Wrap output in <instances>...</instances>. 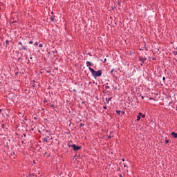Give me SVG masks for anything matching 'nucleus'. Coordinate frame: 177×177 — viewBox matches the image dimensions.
Listing matches in <instances>:
<instances>
[{"label": "nucleus", "mask_w": 177, "mask_h": 177, "mask_svg": "<svg viewBox=\"0 0 177 177\" xmlns=\"http://www.w3.org/2000/svg\"><path fill=\"white\" fill-rule=\"evenodd\" d=\"M29 44H30V45H32V44H34V41H29Z\"/></svg>", "instance_id": "nucleus-12"}, {"label": "nucleus", "mask_w": 177, "mask_h": 177, "mask_svg": "<svg viewBox=\"0 0 177 177\" xmlns=\"http://www.w3.org/2000/svg\"><path fill=\"white\" fill-rule=\"evenodd\" d=\"M141 97H142V99H145V97H144V96H142Z\"/></svg>", "instance_id": "nucleus-24"}, {"label": "nucleus", "mask_w": 177, "mask_h": 177, "mask_svg": "<svg viewBox=\"0 0 177 177\" xmlns=\"http://www.w3.org/2000/svg\"><path fill=\"white\" fill-rule=\"evenodd\" d=\"M34 45H35V46H37V45H38V41H36V42L34 44Z\"/></svg>", "instance_id": "nucleus-15"}, {"label": "nucleus", "mask_w": 177, "mask_h": 177, "mask_svg": "<svg viewBox=\"0 0 177 177\" xmlns=\"http://www.w3.org/2000/svg\"><path fill=\"white\" fill-rule=\"evenodd\" d=\"M162 80L163 81H165V77H163Z\"/></svg>", "instance_id": "nucleus-23"}, {"label": "nucleus", "mask_w": 177, "mask_h": 177, "mask_svg": "<svg viewBox=\"0 0 177 177\" xmlns=\"http://www.w3.org/2000/svg\"><path fill=\"white\" fill-rule=\"evenodd\" d=\"M50 20H51V21H55V19H53V17H51L50 18Z\"/></svg>", "instance_id": "nucleus-11"}, {"label": "nucleus", "mask_w": 177, "mask_h": 177, "mask_svg": "<svg viewBox=\"0 0 177 177\" xmlns=\"http://www.w3.org/2000/svg\"><path fill=\"white\" fill-rule=\"evenodd\" d=\"M42 46H43L42 44H40L39 45V48H42Z\"/></svg>", "instance_id": "nucleus-17"}, {"label": "nucleus", "mask_w": 177, "mask_h": 177, "mask_svg": "<svg viewBox=\"0 0 177 177\" xmlns=\"http://www.w3.org/2000/svg\"><path fill=\"white\" fill-rule=\"evenodd\" d=\"M165 143H166V145H167V143H169V140H165Z\"/></svg>", "instance_id": "nucleus-14"}, {"label": "nucleus", "mask_w": 177, "mask_h": 177, "mask_svg": "<svg viewBox=\"0 0 177 177\" xmlns=\"http://www.w3.org/2000/svg\"><path fill=\"white\" fill-rule=\"evenodd\" d=\"M141 66H143V63L141 64Z\"/></svg>", "instance_id": "nucleus-25"}, {"label": "nucleus", "mask_w": 177, "mask_h": 177, "mask_svg": "<svg viewBox=\"0 0 177 177\" xmlns=\"http://www.w3.org/2000/svg\"><path fill=\"white\" fill-rule=\"evenodd\" d=\"M114 71V69H112L111 71V74H112V73Z\"/></svg>", "instance_id": "nucleus-21"}, {"label": "nucleus", "mask_w": 177, "mask_h": 177, "mask_svg": "<svg viewBox=\"0 0 177 177\" xmlns=\"http://www.w3.org/2000/svg\"><path fill=\"white\" fill-rule=\"evenodd\" d=\"M69 147H72L75 151H78V150H81V147H78L75 145H70Z\"/></svg>", "instance_id": "nucleus-2"}, {"label": "nucleus", "mask_w": 177, "mask_h": 177, "mask_svg": "<svg viewBox=\"0 0 177 177\" xmlns=\"http://www.w3.org/2000/svg\"><path fill=\"white\" fill-rule=\"evenodd\" d=\"M6 44L8 45L9 44V40H6Z\"/></svg>", "instance_id": "nucleus-16"}, {"label": "nucleus", "mask_w": 177, "mask_h": 177, "mask_svg": "<svg viewBox=\"0 0 177 177\" xmlns=\"http://www.w3.org/2000/svg\"><path fill=\"white\" fill-rule=\"evenodd\" d=\"M109 139H111V138H113V136L111 135L109 136Z\"/></svg>", "instance_id": "nucleus-19"}, {"label": "nucleus", "mask_w": 177, "mask_h": 177, "mask_svg": "<svg viewBox=\"0 0 177 177\" xmlns=\"http://www.w3.org/2000/svg\"><path fill=\"white\" fill-rule=\"evenodd\" d=\"M88 70L91 71L92 75L96 78V77H102V70H99L97 72L91 67L88 68Z\"/></svg>", "instance_id": "nucleus-1"}, {"label": "nucleus", "mask_w": 177, "mask_h": 177, "mask_svg": "<svg viewBox=\"0 0 177 177\" xmlns=\"http://www.w3.org/2000/svg\"><path fill=\"white\" fill-rule=\"evenodd\" d=\"M139 116L142 117V118H145V117H146V115H143V113H139Z\"/></svg>", "instance_id": "nucleus-7"}, {"label": "nucleus", "mask_w": 177, "mask_h": 177, "mask_svg": "<svg viewBox=\"0 0 177 177\" xmlns=\"http://www.w3.org/2000/svg\"><path fill=\"white\" fill-rule=\"evenodd\" d=\"M87 67H89L91 66V62L89 61H86Z\"/></svg>", "instance_id": "nucleus-8"}, {"label": "nucleus", "mask_w": 177, "mask_h": 177, "mask_svg": "<svg viewBox=\"0 0 177 177\" xmlns=\"http://www.w3.org/2000/svg\"><path fill=\"white\" fill-rule=\"evenodd\" d=\"M116 113L118 115H124V114H125V112L122 111H116Z\"/></svg>", "instance_id": "nucleus-4"}, {"label": "nucleus", "mask_w": 177, "mask_h": 177, "mask_svg": "<svg viewBox=\"0 0 177 177\" xmlns=\"http://www.w3.org/2000/svg\"><path fill=\"white\" fill-rule=\"evenodd\" d=\"M171 136L176 138H177V133L171 132Z\"/></svg>", "instance_id": "nucleus-6"}, {"label": "nucleus", "mask_w": 177, "mask_h": 177, "mask_svg": "<svg viewBox=\"0 0 177 177\" xmlns=\"http://www.w3.org/2000/svg\"><path fill=\"white\" fill-rule=\"evenodd\" d=\"M109 88H110V86H105V88H106V89H109Z\"/></svg>", "instance_id": "nucleus-18"}, {"label": "nucleus", "mask_w": 177, "mask_h": 177, "mask_svg": "<svg viewBox=\"0 0 177 177\" xmlns=\"http://www.w3.org/2000/svg\"><path fill=\"white\" fill-rule=\"evenodd\" d=\"M43 140L44 142H48V138H44Z\"/></svg>", "instance_id": "nucleus-13"}, {"label": "nucleus", "mask_w": 177, "mask_h": 177, "mask_svg": "<svg viewBox=\"0 0 177 177\" xmlns=\"http://www.w3.org/2000/svg\"><path fill=\"white\" fill-rule=\"evenodd\" d=\"M18 44L19 45L21 46V48H20L21 50H26V49H27L24 46H23V43L19 42Z\"/></svg>", "instance_id": "nucleus-3"}, {"label": "nucleus", "mask_w": 177, "mask_h": 177, "mask_svg": "<svg viewBox=\"0 0 177 177\" xmlns=\"http://www.w3.org/2000/svg\"><path fill=\"white\" fill-rule=\"evenodd\" d=\"M103 108H104L105 110L107 109V106H104Z\"/></svg>", "instance_id": "nucleus-22"}, {"label": "nucleus", "mask_w": 177, "mask_h": 177, "mask_svg": "<svg viewBox=\"0 0 177 177\" xmlns=\"http://www.w3.org/2000/svg\"><path fill=\"white\" fill-rule=\"evenodd\" d=\"M137 121H140V116L139 115L137 116Z\"/></svg>", "instance_id": "nucleus-10"}, {"label": "nucleus", "mask_w": 177, "mask_h": 177, "mask_svg": "<svg viewBox=\"0 0 177 177\" xmlns=\"http://www.w3.org/2000/svg\"><path fill=\"white\" fill-rule=\"evenodd\" d=\"M111 100V97L106 98V102H107V103H109V102H110Z\"/></svg>", "instance_id": "nucleus-9"}, {"label": "nucleus", "mask_w": 177, "mask_h": 177, "mask_svg": "<svg viewBox=\"0 0 177 177\" xmlns=\"http://www.w3.org/2000/svg\"><path fill=\"white\" fill-rule=\"evenodd\" d=\"M50 107H52V109H53L55 107V106L53 104L50 105Z\"/></svg>", "instance_id": "nucleus-20"}, {"label": "nucleus", "mask_w": 177, "mask_h": 177, "mask_svg": "<svg viewBox=\"0 0 177 177\" xmlns=\"http://www.w3.org/2000/svg\"><path fill=\"white\" fill-rule=\"evenodd\" d=\"M139 60H140L142 63H145V62H146V58L143 57H140Z\"/></svg>", "instance_id": "nucleus-5"}]
</instances>
